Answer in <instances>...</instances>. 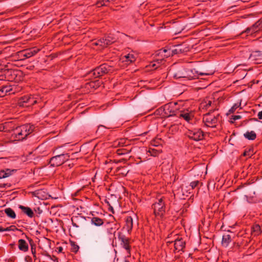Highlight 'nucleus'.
<instances>
[{
    "mask_svg": "<svg viewBox=\"0 0 262 262\" xmlns=\"http://www.w3.org/2000/svg\"><path fill=\"white\" fill-rule=\"evenodd\" d=\"M261 232L262 227L259 226L258 224H255L252 226L251 230V234L252 236H258Z\"/></svg>",
    "mask_w": 262,
    "mask_h": 262,
    "instance_id": "obj_21",
    "label": "nucleus"
},
{
    "mask_svg": "<svg viewBox=\"0 0 262 262\" xmlns=\"http://www.w3.org/2000/svg\"><path fill=\"white\" fill-rule=\"evenodd\" d=\"M105 203H107V204L108 205L109 207H108V210L111 212H112L113 213H114V209H113V207L111 205V204H110L109 202L108 201H107L106 200H105Z\"/></svg>",
    "mask_w": 262,
    "mask_h": 262,
    "instance_id": "obj_42",
    "label": "nucleus"
},
{
    "mask_svg": "<svg viewBox=\"0 0 262 262\" xmlns=\"http://www.w3.org/2000/svg\"><path fill=\"white\" fill-rule=\"evenodd\" d=\"M92 45L96 46H99L98 41L93 42Z\"/></svg>",
    "mask_w": 262,
    "mask_h": 262,
    "instance_id": "obj_55",
    "label": "nucleus"
},
{
    "mask_svg": "<svg viewBox=\"0 0 262 262\" xmlns=\"http://www.w3.org/2000/svg\"><path fill=\"white\" fill-rule=\"evenodd\" d=\"M200 183V182L199 181H198V180L194 181L191 182L190 183V186H191V188L192 189H193L195 188H196L199 185V184Z\"/></svg>",
    "mask_w": 262,
    "mask_h": 262,
    "instance_id": "obj_40",
    "label": "nucleus"
},
{
    "mask_svg": "<svg viewBox=\"0 0 262 262\" xmlns=\"http://www.w3.org/2000/svg\"><path fill=\"white\" fill-rule=\"evenodd\" d=\"M132 63H133V62L134 61H135L136 59L135 58V57H134V55L133 54H132Z\"/></svg>",
    "mask_w": 262,
    "mask_h": 262,
    "instance_id": "obj_56",
    "label": "nucleus"
},
{
    "mask_svg": "<svg viewBox=\"0 0 262 262\" xmlns=\"http://www.w3.org/2000/svg\"><path fill=\"white\" fill-rule=\"evenodd\" d=\"M25 260L26 262H32V259L30 256H26L25 257Z\"/></svg>",
    "mask_w": 262,
    "mask_h": 262,
    "instance_id": "obj_47",
    "label": "nucleus"
},
{
    "mask_svg": "<svg viewBox=\"0 0 262 262\" xmlns=\"http://www.w3.org/2000/svg\"><path fill=\"white\" fill-rule=\"evenodd\" d=\"M12 91L11 85H3L0 88V97L6 96L8 93Z\"/></svg>",
    "mask_w": 262,
    "mask_h": 262,
    "instance_id": "obj_24",
    "label": "nucleus"
},
{
    "mask_svg": "<svg viewBox=\"0 0 262 262\" xmlns=\"http://www.w3.org/2000/svg\"><path fill=\"white\" fill-rule=\"evenodd\" d=\"M133 134H134L135 136H140V135H142V134H143V133H141V132H132V135Z\"/></svg>",
    "mask_w": 262,
    "mask_h": 262,
    "instance_id": "obj_50",
    "label": "nucleus"
},
{
    "mask_svg": "<svg viewBox=\"0 0 262 262\" xmlns=\"http://www.w3.org/2000/svg\"><path fill=\"white\" fill-rule=\"evenodd\" d=\"M212 101L208 99H204L200 104V108L208 110L211 106Z\"/></svg>",
    "mask_w": 262,
    "mask_h": 262,
    "instance_id": "obj_27",
    "label": "nucleus"
},
{
    "mask_svg": "<svg viewBox=\"0 0 262 262\" xmlns=\"http://www.w3.org/2000/svg\"><path fill=\"white\" fill-rule=\"evenodd\" d=\"M33 67H34L30 66V67H29V68L27 67V69H29V70H32L33 69Z\"/></svg>",
    "mask_w": 262,
    "mask_h": 262,
    "instance_id": "obj_58",
    "label": "nucleus"
},
{
    "mask_svg": "<svg viewBox=\"0 0 262 262\" xmlns=\"http://www.w3.org/2000/svg\"><path fill=\"white\" fill-rule=\"evenodd\" d=\"M72 225L76 228H79L85 222V217L81 215L74 216L71 219Z\"/></svg>",
    "mask_w": 262,
    "mask_h": 262,
    "instance_id": "obj_10",
    "label": "nucleus"
},
{
    "mask_svg": "<svg viewBox=\"0 0 262 262\" xmlns=\"http://www.w3.org/2000/svg\"><path fill=\"white\" fill-rule=\"evenodd\" d=\"M219 117V114L214 116L210 112H208L204 115L203 121L207 127H215L218 123Z\"/></svg>",
    "mask_w": 262,
    "mask_h": 262,
    "instance_id": "obj_4",
    "label": "nucleus"
},
{
    "mask_svg": "<svg viewBox=\"0 0 262 262\" xmlns=\"http://www.w3.org/2000/svg\"><path fill=\"white\" fill-rule=\"evenodd\" d=\"M237 239L236 240L237 244L239 246H246L250 242L251 239L248 236L247 233L245 231H240L237 234Z\"/></svg>",
    "mask_w": 262,
    "mask_h": 262,
    "instance_id": "obj_8",
    "label": "nucleus"
},
{
    "mask_svg": "<svg viewBox=\"0 0 262 262\" xmlns=\"http://www.w3.org/2000/svg\"><path fill=\"white\" fill-rule=\"evenodd\" d=\"M262 30V18L257 20L251 27H248L241 34V35L246 33L248 35H252Z\"/></svg>",
    "mask_w": 262,
    "mask_h": 262,
    "instance_id": "obj_7",
    "label": "nucleus"
},
{
    "mask_svg": "<svg viewBox=\"0 0 262 262\" xmlns=\"http://www.w3.org/2000/svg\"><path fill=\"white\" fill-rule=\"evenodd\" d=\"M186 135L190 139L195 141H199L204 139V133L201 128L188 129L186 132Z\"/></svg>",
    "mask_w": 262,
    "mask_h": 262,
    "instance_id": "obj_5",
    "label": "nucleus"
},
{
    "mask_svg": "<svg viewBox=\"0 0 262 262\" xmlns=\"http://www.w3.org/2000/svg\"><path fill=\"white\" fill-rule=\"evenodd\" d=\"M254 154V149L252 147L249 148L248 149H246L244 152L243 154V156L244 157H251Z\"/></svg>",
    "mask_w": 262,
    "mask_h": 262,
    "instance_id": "obj_34",
    "label": "nucleus"
},
{
    "mask_svg": "<svg viewBox=\"0 0 262 262\" xmlns=\"http://www.w3.org/2000/svg\"><path fill=\"white\" fill-rule=\"evenodd\" d=\"M167 243H172V242L168 241Z\"/></svg>",
    "mask_w": 262,
    "mask_h": 262,
    "instance_id": "obj_62",
    "label": "nucleus"
},
{
    "mask_svg": "<svg viewBox=\"0 0 262 262\" xmlns=\"http://www.w3.org/2000/svg\"><path fill=\"white\" fill-rule=\"evenodd\" d=\"M123 190H124V195H125V196H126V194H125L126 193V194H127V195H126V196H127V198H128V199H130V196H131V193H129V192H128V191L126 190V188H125L124 187H123Z\"/></svg>",
    "mask_w": 262,
    "mask_h": 262,
    "instance_id": "obj_43",
    "label": "nucleus"
},
{
    "mask_svg": "<svg viewBox=\"0 0 262 262\" xmlns=\"http://www.w3.org/2000/svg\"><path fill=\"white\" fill-rule=\"evenodd\" d=\"M91 223L96 226H100L104 224L103 220L98 217H93L91 219Z\"/></svg>",
    "mask_w": 262,
    "mask_h": 262,
    "instance_id": "obj_31",
    "label": "nucleus"
},
{
    "mask_svg": "<svg viewBox=\"0 0 262 262\" xmlns=\"http://www.w3.org/2000/svg\"><path fill=\"white\" fill-rule=\"evenodd\" d=\"M156 55H164V57L167 58L172 56V50L170 48H162L156 51Z\"/></svg>",
    "mask_w": 262,
    "mask_h": 262,
    "instance_id": "obj_20",
    "label": "nucleus"
},
{
    "mask_svg": "<svg viewBox=\"0 0 262 262\" xmlns=\"http://www.w3.org/2000/svg\"><path fill=\"white\" fill-rule=\"evenodd\" d=\"M34 125L25 124L16 127L14 130L13 135L16 140L23 141L27 139L34 132Z\"/></svg>",
    "mask_w": 262,
    "mask_h": 262,
    "instance_id": "obj_2",
    "label": "nucleus"
},
{
    "mask_svg": "<svg viewBox=\"0 0 262 262\" xmlns=\"http://www.w3.org/2000/svg\"><path fill=\"white\" fill-rule=\"evenodd\" d=\"M231 242V237L229 234H224L222 238V244L228 246Z\"/></svg>",
    "mask_w": 262,
    "mask_h": 262,
    "instance_id": "obj_33",
    "label": "nucleus"
},
{
    "mask_svg": "<svg viewBox=\"0 0 262 262\" xmlns=\"http://www.w3.org/2000/svg\"><path fill=\"white\" fill-rule=\"evenodd\" d=\"M152 208L156 215H162L165 212V204L154 203L152 205Z\"/></svg>",
    "mask_w": 262,
    "mask_h": 262,
    "instance_id": "obj_14",
    "label": "nucleus"
},
{
    "mask_svg": "<svg viewBox=\"0 0 262 262\" xmlns=\"http://www.w3.org/2000/svg\"><path fill=\"white\" fill-rule=\"evenodd\" d=\"M103 39H104L103 40L106 48L115 42L116 41V38L113 35L111 34L104 35L103 37Z\"/></svg>",
    "mask_w": 262,
    "mask_h": 262,
    "instance_id": "obj_19",
    "label": "nucleus"
},
{
    "mask_svg": "<svg viewBox=\"0 0 262 262\" xmlns=\"http://www.w3.org/2000/svg\"><path fill=\"white\" fill-rule=\"evenodd\" d=\"M133 141L134 139H132V142ZM145 152H148L151 156L156 157L161 152V150L150 147L148 150L147 151L143 146V143L142 142H139L137 145H136L135 143L132 142V154H133L132 158L135 159V161H136V159L140 160V161L136 163L137 164L142 162L141 160L142 156L143 155Z\"/></svg>",
    "mask_w": 262,
    "mask_h": 262,
    "instance_id": "obj_1",
    "label": "nucleus"
},
{
    "mask_svg": "<svg viewBox=\"0 0 262 262\" xmlns=\"http://www.w3.org/2000/svg\"><path fill=\"white\" fill-rule=\"evenodd\" d=\"M119 239L121 242L123 247L127 250L128 253H130V238L126 237L123 234H120L119 235Z\"/></svg>",
    "mask_w": 262,
    "mask_h": 262,
    "instance_id": "obj_17",
    "label": "nucleus"
},
{
    "mask_svg": "<svg viewBox=\"0 0 262 262\" xmlns=\"http://www.w3.org/2000/svg\"><path fill=\"white\" fill-rule=\"evenodd\" d=\"M163 111L164 113L163 116L165 117L175 115V111L172 108L171 103H168L164 105L163 107Z\"/></svg>",
    "mask_w": 262,
    "mask_h": 262,
    "instance_id": "obj_16",
    "label": "nucleus"
},
{
    "mask_svg": "<svg viewBox=\"0 0 262 262\" xmlns=\"http://www.w3.org/2000/svg\"><path fill=\"white\" fill-rule=\"evenodd\" d=\"M107 72V70L105 67H96L94 69H93L90 73L93 74L95 77H99L102 76Z\"/></svg>",
    "mask_w": 262,
    "mask_h": 262,
    "instance_id": "obj_13",
    "label": "nucleus"
},
{
    "mask_svg": "<svg viewBox=\"0 0 262 262\" xmlns=\"http://www.w3.org/2000/svg\"><path fill=\"white\" fill-rule=\"evenodd\" d=\"M9 229L8 228H4L3 227H0V232H3V231H8Z\"/></svg>",
    "mask_w": 262,
    "mask_h": 262,
    "instance_id": "obj_51",
    "label": "nucleus"
},
{
    "mask_svg": "<svg viewBox=\"0 0 262 262\" xmlns=\"http://www.w3.org/2000/svg\"><path fill=\"white\" fill-rule=\"evenodd\" d=\"M33 257L34 258L35 260L37 259L36 254H33Z\"/></svg>",
    "mask_w": 262,
    "mask_h": 262,
    "instance_id": "obj_60",
    "label": "nucleus"
},
{
    "mask_svg": "<svg viewBox=\"0 0 262 262\" xmlns=\"http://www.w3.org/2000/svg\"><path fill=\"white\" fill-rule=\"evenodd\" d=\"M180 117L183 118L185 120L188 122H190L193 118V115L192 113L188 112H182L180 114Z\"/></svg>",
    "mask_w": 262,
    "mask_h": 262,
    "instance_id": "obj_26",
    "label": "nucleus"
},
{
    "mask_svg": "<svg viewBox=\"0 0 262 262\" xmlns=\"http://www.w3.org/2000/svg\"><path fill=\"white\" fill-rule=\"evenodd\" d=\"M126 226L127 227V230L129 231L131 230V216H128L126 220Z\"/></svg>",
    "mask_w": 262,
    "mask_h": 262,
    "instance_id": "obj_39",
    "label": "nucleus"
},
{
    "mask_svg": "<svg viewBox=\"0 0 262 262\" xmlns=\"http://www.w3.org/2000/svg\"><path fill=\"white\" fill-rule=\"evenodd\" d=\"M165 57L164 55H156V52L154 54L153 60L151 62L152 64L150 66H156V64H161L163 65L165 64Z\"/></svg>",
    "mask_w": 262,
    "mask_h": 262,
    "instance_id": "obj_18",
    "label": "nucleus"
},
{
    "mask_svg": "<svg viewBox=\"0 0 262 262\" xmlns=\"http://www.w3.org/2000/svg\"><path fill=\"white\" fill-rule=\"evenodd\" d=\"M16 170L15 169L11 170L8 168L1 170L0 171V179L6 178L11 176L13 172L15 171Z\"/></svg>",
    "mask_w": 262,
    "mask_h": 262,
    "instance_id": "obj_23",
    "label": "nucleus"
},
{
    "mask_svg": "<svg viewBox=\"0 0 262 262\" xmlns=\"http://www.w3.org/2000/svg\"><path fill=\"white\" fill-rule=\"evenodd\" d=\"M19 208L29 217H32L34 216V212L30 207L19 205Z\"/></svg>",
    "mask_w": 262,
    "mask_h": 262,
    "instance_id": "obj_28",
    "label": "nucleus"
},
{
    "mask_svg": "<svg viewBox=\"0 0 262 262\" xmlns=\"http://www.w3.org/2000/svg\"><path fill=\"white\" fill-rule=\"evenodd\" d=\"M18 248L20 251L24 252H27L28 251L29 247L28 245L25 240L23 239H20L18 241Z\"/></svg>",
    "mask_w": 262,
    "mask_h": 262,
    "instance_id": "obj_25",
    "label": "nucleus"
},
{
    "mask_svg": "<svg viewBox=\"0 0 262 262\" xmlns=\"http://www.w3.org/2000/svg\"><path fill=\"white\" fill-rule=\"evenodd\" d=\"M31 250L32 254H36V248L34 245H31Z\"/></svg>",
    "mask_w": 262,
    "mask_h": 262,
    "instance_id": "obj_46",
    "label": "nucleus"
},
{
    "mask_svg": "<svg viewBox=\"0 0 262 262\" xmlns=\"http://www.w3.org/2000/svg\"><path fill=\"white\" fill-rule=\"evenodd\" d=\"M125 262H129V261H127V260H125Z\"/></svg>",
    "mask_w": 262,
    "mask_h": 262,
    "instance_id": "obj_64",
    "label": "nucleus"
},
{
    "mask_svg": "<svg viewBox=\"0 0 262 262\" xmlns=\"http://www.w3.org/2000/svg\"><path fill=\"white\" fill-rule=\"evenodd\" d=\"M241 105V103L239 104L238 103H235L232 107L229 110V112L230 113H233Z\"/></svg>",
    "mask_w": 262,
    "mask_h": 262,
    "instance_id": "obj_38",
    "label": "nucleus"
},
{
    "mask_svg": "<svg viewBox=\"0 0 262 262\" xmlns=\"http://www.w3.org/2000/svg\"><path fill=\"white\" fill-rule=\"evenodd\" d=\"M71 251L73 252L77 253L79 249V246L75 244L74 242H71Z\"/></svg>",
    "mask_w": 262,
    "mask_h": 262,
    "instance_id": "obj_36",
    "label": "nucleus"
},
{
    "mask_svg": "<svg viewBox=\"0 0 262 262\" xmlns=\"http://www.w3.org/2000/svg\"><path fill=\"white\" fill-rule=\"evenodd\" d=\"M5 212L8 216L12 219H15L16 217V214L14 210L11 208H7L5 209Z\"/></svg>",
    "mask_w": 262,
    "mask_h": 262,
    "instance_id": "obj_32",
    "label": "nucleus"
},
{
    "mask_svg": "<svg viewBox=\"0 0 262 262\" xmlns=\"http://www.w3.org/2000/svg\"><path fill=\"white\" fill-rule=\"evenodd\" d=\"M151 145L153 146H158V145L156 144L155 141H152L151 142Z\"/></svg>",
    "mask_w": 262,
    "mask_h": 262,
    "instance_id": "obj_53",
    "label": "nucleus"
},
{
    "mask_svg": "<svg viewBox=\"0 0 262 262\" xmlns=\"http://www.w3.org/2000/svg\"><path fill=\"white\" fill-rule=\"evenodd\" d=\"M39 51V49H38L36 48L28 49L19 52V55L21 57L29 58L36 54Z\"/></svg>",
    "mask_w": 262,
    "mask_h": 262,
    "instance_id": "obj_11",
    "label": "nucleus"
},
{
    "mask_svg": "<svg viewBox=\"0 0 262 262\" xmlns=\"http://www.w3.org/2000/svg\"><path fill=\"white\" fill-rule=\"evenodd\" d=\"M118 154H119V155H122V154H125L124 152H120L119 150H118Z\"/></svg>",
    "mask_w": 262,
    "mask_h": 262,
    "instance_id": "obj_59",
    "label": "nucleus"
},
{
    "mask_svg": "<svg viewBox=\"0 0 262 262\" xmlns=\"http://www.w3.org/2000/svg\"><path fill=\"white\" fill-rule=\"evenodd\" d=\"M125 58L126 59V61L127 60L128 61H131V60L129 59L130 58V54H128L125 56H124L123 57H122V59H123V58ZM124 61V60H123V62Z\"/></svg>",
    "mask_w": 262,
    "mask_h": 262,
    "instance_id": "obj_48",
    "label": "nucleus"
},
{
    "mask_svg": "<svg viewBox=\"0 0 262 262\" xmlns=\"http://www.w3.org/2000/svg\"><path fill=\"white\" fill-rule=\"evenodd\" d=\"M6 185V184H0V188H4V187H5V186Z\"/></svg>",
    "mask_w": 262,
    "mask_h": 262,
    "instance_id": "obj_57",
    "label": "nucleus"
},
{
    "mask_svg": "<svg viewBox=\"0 0 262 262\" xmlns=\"http://www.w3.org/2000/svg\"><path fill=\"white\" fill-rule=\"evenodd\" d=\"M130 171V168L128 166L124 165L117 168L116 172L123 176H126Z\"/></svg>",
    "mask_w": 262,
    "mask_h": 262,
    "instance_id": "obj_22",
    "label": "nucleus"
},
{
    "mask_svg": "<svg viewBox=\"0 0 262 262\" xmlns=\"http://www.w3.org/2000/svg\"><path fill=\"white\" fill-rule=\"evenodd\" d=\"M7 228L9 229L8 231H14V230H18V229L17 228H16L15 226H13V225H11L10 227H7Z\"/></svg>",
    "mask_w": 262,
    "mask_h": 262,
    "instance_id": "obj_45",
    "label": "nucleus"
},
{
    "mask_svg": "<svg viewBox=\"0 0 262 262\" xmlns=\"http://www.w3.org/2000/svg\"><path fill=\"white\" fill-rule=\"evenodd\" d=\"M249 60L255 64L262 63V52L259 51L252 52L249 57Z\"/></svg>",
    "mask_w": 262,
    "mask_h": 262,
    "instance_id": "obj_9",
    "label": "nucleus"
},
{
    "mask_svg": "<svg viewBox=\"0 0 262 262\" xmlns=\"http://www.w3.org/2000/svg\"><path fill=\"white\" fill-rule=\"evenodd\" d=\"M244 136L245 138L249 140H254L256 138V134L254 131H247L244 134Z\"/></svg>",
    "mask_w": 262,
    "mask_h": 262,
    "instance_id": "obj_29",
    "label": "nucleus"
},
{
    "mask_svg": "<svg viewBox=\"0 0 262 262\" xmlns=\"http://www.w3.org/2000/svg\"><path fill=\"white\" fill-rule=\"evenodd\" d=\"M242 118V116L240 115H233L232 116V119L234 120H238Z\"/></svg>",
    "mask_w": 262,
    "mask_h": 262,
    "instance_id": "obj_44",
    "label": "nucleus"
},
{
    "mask_svg": "<svg viewBox=\"0 0 262 262\" xmlns=\"http://www.w3.org/2000/svg\"><path fill=\"white\" fill-rule=\"evenodd\" d=\"M3 70V69L2 68H0V72Z\"/></svg>",
    "mask_w": 262,
    "mask_h": 262,
    "instance_id": "obj_63",
    "label": "nucleus"
},
{
    "mask_svg": "<svg viewBox=\"0 0 262 262\" xmlns=\"http://www.w3.org/2000/svg\"><path fill=\"white\" fill-rule=\"evenodd\" d=\"M70 157V156L68 153L59 154L50 159L49 164L51 166L57 167L68 161Z\"/></svg>",
    "mask_w": 262,
    "mask_h": 262,
    "instance_id": "obj_3",
    "label": "nucleus"
},
{
    "mask_svg": "<svg viewBox=\"0 0 262 262\" xmlns=\"http://www.w3.org/2000/svg\"><path fill=\"white\" fill-rule=\"evenodd\" d=\"M37 103L36 99L32 95H26L19 98L17 105L20 107H29Z\"/></svg>",
    "mask_w": 262,
    "mask_h": 262,
    "instance_id": "obj_6",
    "label": "nucleus"
},
{
    "mask_svg": "<svg viewBox=\"0 0 262 262\" xmlns=\"http://www.w3.org/2000/svg\"><path fill=\"white\" fill-rule=\"evenodd\" d=\"M174 249L178 251L184 252V249L185 248V242L181 237H178L174 240Z\"/></svg>",
    "mask_w": 262,
    "mask_h": 262,
    "instance_id": "obj_12",
    "label": "nucleus"
},
{
    "mask_svg": "<svg viewBox=\"0 0 262 262\" xmlns=\"http://www.w3.org/2000/svg\"><path fill=\"white\" fill-rule=\"evenodd\" d=\"M108 1L107 0H99L97 3L96 5L98 7H100L103 6H107Z\"/></svg>",
    "mask_w": 262,
    "mask_h": 262,
    "instance_id": "obj_37",
    "label": "nucleus"
},
{
    "mask_svg": "<svg viewBox=\"0 0 262 262\" xmlns=\"http://www.w3.org/2000/svg\"><path fill=\"white\" fill-rule=\"evenodd\" d=\"M57 250H58V252H62V251L63 250V248L62 247H58L57 248Z\"/></svg>",
    "mask_w": 262,
    "mask_h": 262,
    "instance_id": "obj_54",
    "label": "nucleus"
},
{
    "mask_svg": "<svg viewBox=\"0 0 262 262\" xmlns=\"http://www.w3.org/2000/svg\"><path fill=\"white\" fill-rule=\"evenodd\" d=\"M173 49H171L172 56L176 54L183 53L187 52L188 50L184 44H179L173 46Z\"/></svg>",
    "mask_w": 262,
    "mask_h": 262,
    "instance_id": "obj_15",
    "label": "nucleus"
},
{
    "mask_svg": "<svg viewBox=\"0 0 262 262\" xmlns=\"http://www.w3.org/2000/svg\"><path fill=\"white\" fill-rule=\"evenodd\" d=\"M103 40L104 39H103V37H102V38H100L99 39H98L97 41H98L99 46L103 48H106V47L105 46V43H104Z\"/></svg>",
    "mask_w": 262,
    "mask_h": 262,
    "instance_id": "obj_41",
    "label": "nucleus"
},
{
    "mask_svg": "<svg viewBox=\"0 0 262 262\" xmlns=\"http://www.w3.org/2000/svg\"><path fill=\"white\" fill-rule=\"evenodd\" d=\"M156 203H158L159 204H165L164 202V200H163V198H160V199L158 200V202H156Z\"/></svg>",
    "mask_w": 262,
    "mask_h": 262,
    "instance_id": "obj_49",
    "label": "nucleus"
},
{
    "mask_svg": "<svg viewBox=\"0 0 262 262\" xmlns=\"http://www.w3.org/2000/svg\"><path fill=\"white\" fill-rule=\"evenodd\" d=\"M106 63H102V64H100V66H106Z\"/></svg>",
    "mask_w": 262,
    "mask_h": 262,
    "instance_id": "obj_61",
    "label": "nucleus"
},
{
    "mask_svg": "<svg viewBox=\"0 0 262 262\" xmlns=\"http://www.w3.org/2000/svg\"><path fill=\"white\" fill-rule=\"evenodd\" d=\"M215 71V69L210 70H204L202 71H196L195 72L198 75L204 76V75H213Z\"/></svg>",
    "mask_w": 262,
    "mask_h": 262,
    "instance_id": "obj_30",
    "label": "nucleus"
},
{
    "mask_svg": "<svg viewBox=\"0 0 262 262\" xmlns=\"http://www.w3.org/2000/svg\"><path fill=\"white\" fill-rule=\"evenodd\" d=\"M143 25V21L142 19H138L137 20H135L134 22V29L135 30H137V29H140L142 27Z\"/></svg>",
    "mask_w": 262,
    "mask_h": 262,
    "instance_id": "obj_35",
    "label": "nucleus"
},
{
    "mask_svg": "<svg viewBox=\"0 0 262 262\" xmlns=\"http://www.w3.org/2000/svg\"><path fill=\"white\" fill-rule=\"evenodd\" d=\"M257 116L259 119H262V111L258 113Z\"/></svg>",
    "mask_w": 262,
    "mask_h": 262,
    "instance_id": "obj_52",
    "label": "nucleus"
}]
</instances>
